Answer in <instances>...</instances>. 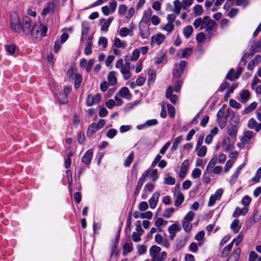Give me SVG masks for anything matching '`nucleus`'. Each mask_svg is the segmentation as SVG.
I'll list each match as a JSON object with an SVG mask.
<instances>
[{
    "mask_svg": "<svg viewBox=\"0 0 261 261\" xmlns=\"http://www.w3.org/2000/svg\"><path fill=\"white\" fill-rule=\"evenodd\" d=\"M140 101L139 100L134 101L133 102L128 103L125 106L124 110L126 112H128L134 109L136 106L139 104Z\"/></svg>",
    "mask_w": 261,
    "mask_h": 261,
    "instance_id": "obj_40",
    "label": "nucleus"
},
{
    "mask_svg": "<svg viewBox=\"0 0 261 261\" xmlns=\"http://www.w3.org/2000/svg\"><path fill=\"white\" fill-rule=\"evenodd\" d=\"M32 20L28 16H24L23 19L22 30L25 34H29L31 32Z\"/></svg>",
    "mask_w": 261,
    "mask_h": 261,
    "instance_id": "obj_7",
    "label": "nucleus"
},
{
    "mask_svg": "<svg viewBox=\"0 0 261 261\" xmlns=\"http://www.w3.org/2000/svg\"><path fill=\"white\" fill-rule=\"evenodd\" d=\"M195 151H197V155L199 157H204L207 152V148L205 146L196 147Z\"/></svg>",
    "mask_w": 261,
    "mask_h": 261,
    "instance_id": "obj_28",
    "label": "nucleus"
},
{
    "mask_svg": "<svg viewBox=\"0 0 261 261\" xmlns=\"http://www.w3.org/2000/svg\"><path fill=\"white\" fill-rule=\"evenodd\" d=\"M47 31V27L38 22L34 23L30 34L34 38L40 39L43 36L46 35Z\"/></svg>",
    "mask_w": 261,
    "mask_h": 261,
    "instance_id": "obj_1",
    "label": "nucleus"
},
{
    "mask_svg": "<svg viewBox=\"0 0 261 261\" xmlns=\"http://www.w3.org/2000/svg\"><path fill=\"white\" fill-rule=\"evenodd\" d=\"M174 8L172 9V12L176 15H178L180 14L181 5L179 0H175L173 2Z\"/></svg>",
    "mask_w": 261,
    "mask_h": 261,
    "instance_id": "obj_30",
    "label": "nucleus"
},
{
    "mask_svg": "<svg viewBox=\"0 0 261 261\" xmlns=\"http://www.w3.org/2000/svg\"><path fill=\"white\" fill-rule=\"evenodd\" d=\"M182 73V70H180L178 66H176L173 70V76L178 79L181 76Z\"/></svg>",
    "mask_w": 261,
    "mask_h": 261,
    "instance_id": "obj_48",
    "label": "nucleus"
},
{
    "mask_svg": "<svg viewBox=\"0 0 261 261\" xmlns=\"http://www.w3.org/2000/svg\"><path fill=\"white\" fill-rule=\"evenodd\" d=\"M175 183V179L171 176H168L165 178L164 184L168 185H173Z\"/></svg>",
    "mask_w": 261,
    "mask_h": 261,
    "instance_id": "obj_64",
    "label": "nucleus"
},
{
    "mask_svg": "<svg viewBox=\"0 0 261 261\" xmlns=\"http://www.w3.org/2000/svg\"><path fill=\"white\" fill-rule=\"evenodd\" d=\"M239 220L238 219H235L233 220V221L231 223L230 227L231 229L235 232L237 233L239 231V229H240V226H239Z\"/></svg>",
    "mask_w": 261,
    "mask_h": 261,
    "instance_id": "obj_42",
    "label": "nucleus"
},
{
    "mask_svg": "<svg viewBox=\"0 0 261 261\" xmlns=\"http://www.w3.org/2000/svg\"><path fill=\"white\" fill-rule=\"evenodd\" d=\"M251 52L250 54L252 56L254 53L260 52L261 51V39H259L257 42H255L251 47Z\"/></svg>",
    "mask_w": 261,
    "mask_h": 261,
    "instance_id": "obj_25",
    "label": "nucleus"
},
{
    "mask_svg": "<svg viewBox=\"0 0 261 261\" xmlns=\"http://www.w3.org/2000/svg\"><path fill=\"white\" fill-rule=\"evenodd\" d=\"M11 27L16 32H20L22 30L21 21L15 13L11 15Z\"/></svg>",
    "mask_w": 261,
    "mask_h": 261,
    "instance_id": "obj_3",
    "label": "nucleus"
},
{
    "mask_svg": "<svg viewBox=\"0 0 261 261\" xmlns=\"http://www.w3.org/2000/svg\"><path fill=\"white\" fill-rule=\"evenodd\" d=\"M145 173H147L146 177L149 175L151 180L153 181H155L159 178L158 170L156 169H148V170H146L143 174H145Z\"/></svg>",
    "mask_w": 261,
    "mask_h": 261,
    "instance_id": "obj_13",
    "label": "nucleus"
},
{
    "mask_svg": "<svg viewBox=\"0 0 261 261\" xmlns=\"http://www.w3.org/2000/svg\"><path fill=\"white\" fill-rule=\"evenodd\" d=\"M173 89L171 86L168 87L166 91V97L169 99L170 101L173 104H175L177 100V97L176 95L173 94Z\"/></svg>",
    "mask_w": 261,
    "mask_h": 261,
    "instance_id": "obj_12",
    "label": "nucleus"
},
{
    "mask_svg": "<svg viewBox=\"0 0 261 261\" xmlns=\"http://www.w3.org/2000/svg\"><path fill=\"white\" fill-rule=\"evenodd\" d=\"M247 126L249 128L254 129L256 132L261 129V124L257 123L254 118H251L248 121Z\"/></svg>",
    "mask_w": 261,
    "mask_h": 261,
    "instance_id": "obj_18",
    "label": "nucleus"
},
{
    "mask_svg": "<svg viewBox=\"0 0 261 261\" xmlns=\"http://www.w3.org/2000/svg\"><path fill=\"white\" fill-rule=\"evenodd\" d=\"M159 196L160 193L158 192H155L153 193L151 198L149 200V203L151 208L153 209L155 207Z\"/></svg>",
    "mask_w": 261,
    "mask_h": 261,
    "instance_id": "obj_16",
    "label": "nucleus"
},
{
    "mask_svg": "<svg viewBox=\"0 0 261 261\" xmlns=\"http://www.w3.org/2000/svg\"><path fill=\"white\" fill-rule=\"evenodd\" d=\"M134 153L132 152L129 155V156L127 158V159H126L125 163H124V166L125 167L129 166L134 160Z\"/></svg>",
    "mask_w": 261,
    "mask_h": 261,
    "instance_id": "obj_57",
    "label": "nucleus"
},
{
    "mask_svg": "<svg viewBox=\"0 0 261 261\" xmlns=\"http://www.w3.org/2000/svg\"><path fill=\"white\" fill-rule=\"evenodd\" d=\"M89 31V27L85 24L84 23H83L82 24V36L81 38V41H83L85 40L88 35V33Z\"/></svg>",
    "mask_w": 261,
    "mask_h": 261,
    "instance_id": "obj_36",
    "label": "nucleus"
},
{
    "mask_svg": "<svg viewBox=\"0 0 261 261\" xmlns=\"http://www.w3.org/2000/svg\"><path fill=\"white\" fill-rule=\"evenodd\" d=\"M225 114V110L223 108H221L218 111L217 116V121L219 123L222 121L224 115Z\"/></svg>",
    "mask_w": 261,
    "mask_h": 261,
    "instance_id": "obj_52",
    "label": "nucleus"
},
{
    "mask_svg": "<svg viewBox=\"0 0 261 261\" xmlns=\"http://www.w3.org/2000/svg\"><path fill=\"white\" fill-rule=\"evenodd\" d=\"M99 23L101 26V30L104 32H107L109 28V22H108L107 19L105 18L99 20Z\"/></svg>",
    "mask_w": 261,
    "mask_h": 261,
    "instance_id": "obj_34",
    "label": "nucleus"
},
{
    "mask_svg": "<svg viewBox=\"0 0 261 261\" xmlns=\"http://www.w3.org/2000/svg\"><path fill=\"white\" fill-rule=\"evenodd\" d=\"M235 73L233 69H231L228 72L226 75V79L230 81H234L237 79V77H235Z\"/></svg>",
    "mask_w": 261,
    "mask_h": 261,
    "instance_id": "obj_53",
    "label": "nucleus"
},
{
    "mask_svg": "<svg viewBox=\"0 0 261 261\" xmlns=\"http://www.w3.org/2000/svg\"><path fill=\"white\" fill-rule=\"evenodd\" d=\"M119 94L120 96L128 100H130L132 98V94L128 88L125 87L120 89L119 91Z\"/></svg>",
    "mask_w": 261,
    "mask_h": 261,
    "instance_id": "obj_19",
    "label": "nucleus"
},
{
    "mask_svg": "<svg viewBox=\"0 0 261 261\" xmlns=\"http://www.w3.org/2000/svg\"><path fill=\"white\" fill-rule=\"evenodd\" d=\"M123 254L126 255L128 253L130 252L133 250V245L132 244L126 243L123 245Z\"/></svg>",
    "mask_w": 261,
    "mask_h": 261,
    "instance_id": "obj_45",
    "label": "nucleus"
},
{
    "mask_svg": "<svg viewBox=\"0 0 261 261\" xmlns=\"http://www.w3.org/2000/svg\"><path fill=\"white\" fill-rule=\"evenodd\" d=\"M204 23V17L203 18H198L194 20L193 25L195 28H198L200 27V29L202 30L205 28Z\"/></svg>",
    "mask_w": 261,
    "mask_h": 261,
    "instance_id": "obj_31",
    "label": "nucleus"
},
{
    "mask_svg": "<svg viewBox=\"0 0 261 261\" xmlns=\"http://www.w3.org/2000/svg\"><path fill=\"white\" fill-rule=\"evenodd\" d=\"M113 45L117 48H125L127 43L124 41H121L119 38L115 37L114 40Z\"/></svg>",
    "mask_w": 261,
    "mask_h": 261,
    "instance_id": "obj_26",
    "label": "nucleus"
},
{
    "mask_svg": "<svg viewBox=\"0 0 261 261\" xmlns=\"http://www.w3.org/2000/svg\"><path fill=\"white\" fill-rule=\"evenodd\" d=\"M140 34L142 38H147L150 35V31L148 25L147 23L140 22L139 24Z\"/></svg>",
    "mask_w": 261,
    "mask_h": 261,
    "instance_id": "obj_6",
    "label": "nucleus"
},
{
    "mask_svg": "<svg viewBox=\"0 0 261 261\" xmlns=\"http://www.w3.org/2000/svg\"><path fill=\"white\" fill-rule=\"evenodd\" d=\"M116 73L115 71H112L108 75V81L110 86H114L116 84L117 79L116 78Z\"/></svg>",
    "mask_w": 261,
    "mask_h": 261,
    "instance_id": "obj_21",
    "label": "nucleus"
},
{
    "mask_svg": "<svg viewBox=\"0 0 261 261\" xmlns=\"http://www.w3.org/2000/svg\"><path fill=\"white\" fill-rule=\"evenodd\" d=\"M168 223V222L166 220H164L162 218H158L155 221V225L157 227H160L161 226H166Z\"/></svg>",
    "mask_w": 261,
    "mask_h": 261,
    "instance_id": "obj_50",
    "label": "nucleus"
},
{
    "mask_svg": "<svg viewBox=\"0 0 261 261\" xmlns=\"http://www.w3.org/2000/svg\"><path fill=\"white\" fill-rule=\"evenodd\" d=\"M261 178V167H260L256 173L255 175L252 178V180L256 182H258Z\"/></svg>",
    "mask_w": 261,
    "mask_h": 261,
    "instance_id": "obj_59",
    "label": "nucleus"
},
{
    "mask_svg": "<svg viewBox=\"0 0 261 261\" xmlns=\"http://www.w3.org/2000/svg\"><path fill=\"white\" fill-rule=\"evenodd\" d=\"M152 11L150 8L147 9L144 12L142 18V20L140 22L141 23H147L150 20Z\"/></svg>",
    "mask_w": 261,
    "mask_h": 261,
    "instance_id": "obj_23",
    "label": "nucleus"
},
{
    "mask_svg": "<svg viewBox=\"0 0 261 261\" xmlns=\"http://www.w3.org/2000/svg\"><path fill=\"white\" fill-rule=\"evenodd\" d=\"M182 226L184 230L186 232H189L192 228V224L191 222L184 219L182 222Z\"/></svg>",
    "mask_w": 261,
    "mask_h": 261,
    "instance_id": "obj_49",
    "label": "nucleus"
},
{
    "mask_svg": "<svg viewBox=\"0 0 261 261\" xmlns=\"http://www.w3.org/2000/svg\"><path fill=\"white\" fill-rule=\"evenodd\" d=\"M189 162L188 160H185L181 164L180 168L179 176L183 178L186 175L188 170Z\"/></svg>",
    "mask_w": 261,
    "mask_h": 261,
    "instance_id": "obj_11",
    "label": "nucleus"
},
{
    "mask_svg": "<svg viewBox=\"0 0 261 261\" xmlns=\"http://www.w3.org/2000/svg\"><path fill=\"white\" fill-rule=\"evenodd\" d=\"M73 79H74V88L77 89L80 87L83 80L82 75L77 73L74 76Z\"/></svg>",
    "mask_w": 261,
    "mask_h": 261,
    "instance_id": "obj_38",
    "label": "nucleus"
},
{
    "mask_svg": "<svg viewBox=\"0 0 261 261\" xmlns=\"http://www.w3.org/2000/svg\"><path fill=\"white\" fill-rule=\"evenodd\" d=\"M174 28V25L173 23L171 22H168L165 24V25L163 28V29L165 31L168 32V33H170L173 31Z\"/></svg>",
    "mask_w": 261,
    "mask_h": 261,
    "instance_id": "obj_51",
    "label": "nucleus"
},
{
    "mask_svg": "<svg viewBox=\"0 0 261 261\" xmlns=\"http://www.w3.org/2000/svg\"><path fill=\"white\" fill-rule=\"evenodd\" d=\"M204 19L205 22V30L208 32L213 30L216 25L215 21L214 20L210 19V17L207 16H204Z\"/></svg>",
    "mask_w": 261,
    "mask_h": 261,
    "instance_id": "obj_10",
    "label": "nucleus"
},
{
    "mask_svg": "<svg viewBox=\"0 0 261 261\" xmlns=\"http://www.w3.org/2000/svg\"><path fill=\"white\" fill-rule=\"evenodd\" d=\"M193 32V27L191 25H188L184 29L183 34L186 38H188L192 34Z\"/></svg>",
    "mask_w": 261,
    "mask_h": 261,
    "instance_id": "obj_41",
    "label": "nucleus"
},
{
    "mask_svg": "<svg viewBox=\"0 0 261 261\" xmlns=\"http://www.w3.org/2000/svg\"><path fill=\"white\" fill-rule=\"evenodd\" d=\"M191 52L192 49L191 48H186L183 50L180 57L182 58H188L191 55Z\"/></svg>",
    "mask_w": 261,
    "mask_h": 261,
    "instance_id": "obj_56",
    "label": "nucleus"
},
{
    "mask_svg": "<svg viewBox=\"0 0 261 261\" xmlns=\"http://www.w3.org/2000/svg\"><path fill=\"white\" fill-rule=\"evenodd\" d=\"M161 250V248L157 246H152L149 250V254L151 257H156Z\"/></svg>",
    "mask_w": 261,
    "mask_h": 261,
    "instance_id": "obj_32",
    "label": "nucleus"
},
{
    "mask_svg": "<svg viewBox=\"0 0 261 261\" xmlns=\"http://www.w3.org/2000/svg\"><path fill=\"white\" fill-rule=\"evenodd\" d=\"M219 131V129L217 127H214L211 130L210 133L207 135L205 139V143L207 144H210L212 143L213 137L216 136Z\"/></svg>",
    "mask_w": 261,
    "mask_h": 261,
    "instance_id": "obj_14",
    "label": "nucleus"
},
{
    "mask_svg": "<svg viewBox=\"0 0 261 261\" xmlns=\"http://www.w3.org/2000/svg\"><path fill=\"white\" fill-rule=\"evenodd\" d=\"M119 35L122 37H126L129 35L130 36H133V31L129 30L128 28L123 27L120 29L119 32Z\"/></svg>",
    "mask_w": 261,
    "mask_h": 261,
    "instance_id": "obj_33",
    "label": "nucleus"
},
{
    "mask_svg": "<svg viewBox=\"0 0 261 261\" xmlns=\"http://www.w3.org/2000/svg\"><path fill=\"white\" fill-rule=\"evenodd\" d=\"M77 74L76 68L74 66L70 67L67 71V76L70 79H73L74 76Z\"/></svg>",
    "mask_w": 261,
    "mask_h": 261,
    "instance_id": "obj_44",
    "label": "nucleus"
},
{
    "mask_svg": "<svg viewBox=\"0 0 261 261\" xmlns=\"http://www.w3.org/2000/svg\"><path fill=\"white\" fill-rule=\"evenodd\" d=\"M58 98L59 100L62 103H66L68 101V97L62 92L59 94Z\"/></svg>",
    "mask_w": 261,
    "mask_h": 261,
    "instance_id": "obj_55",
    "label": "nucleus"
},
{
    "mask_svg": "<svg viewBox=\"0 0 261 261\" xmlns=\"http://www.w3.org/2000/svg\"><path fill=\"white\" fill-rule=\"evenodd\" d=\"M165 36L164 34L158 33L151 37V44H156L160 45L164 41Z\"/></svg>",
    "mask_w": 261,
    "mask_h": 261,
    "instance_id": "obj_9",
    "label": "nucleus"
},
{
    "mask_svg": "<svg viewBox=\"0 0 261 261\" xmlns=\"http://www.w3.org/2000/svg\"><path fill=\"white\" fill-rule=\"evenodd\" d=\"M175 211V209L173 207H171L169 208H167L165 210L164 213L163 214V217L166 218H169L172 214Z\"/></svg>",
    "mask_w": 261,
    "mask_h": 261,
    "instance_id": "obj_63",
    "label": "nucleus"
},
{
    "mask_svg": "<svg viewBox=\"0 0 261 261\" xmlns=\"http://www.w3.org/2000/svg\"><path fill=\"white\" fill-rule=\"evenodd\" d=\"M174 205L175 206H178L181 205L184 202L185 199L183 194L179 192L174 195Z\"/></svg>",
    "mask_w": 261,
    "mask_h": 261,
    "instance_id": "obj_24",
    "label": "nucleus"
},
{
    "mask_svg": "<svg viewBox=\"0 0 261 261\" xmlns=\"http://www.w3.org/2000/svg\"><path fill=\"white\" fill-rule=\"evenodd\" d=\"M201 174V170L199 169L195 168L193 170L191 176L193 178H197L200 176Z\"/></svg>",
    "mask_w": 261,
    "mask_h": 261,
    "instance_id": "obj_62",
    "label": "nucleus"
},
{
    "mask_svg": "<svg viewBox=\"0 0 261 261\" xmlns=\"http://www.w3.org/2000/svg\"><path fill=\"white\" fill-rule=\"evenodd\" d=\"M241 101L242 103L246 102L250 97V93L247 90H243L240 92Z\"/></svg>",
    "mask_w": 261,
    "mask_h": 261,
    "instance_id": "obj_29",
    "label": "nucleus"
},
{
    "mask_svg": "<svg viewBox=\"0 0 261 261\" xmlns=\"http://www.w3.org/2000/svg\"><path fill=\"white\" fill-rule=\"evenodd\" d=\"M253 134L252 131H246L242 137V142L244 144H249L250 140L253 137Z\"/></svg>",
    "mask_w": 261,
    "mask_h": 261,
    "instance_id": "obj_22",
    "label": "nucleus"
},
{
    "mask_svg": "<svg viewBox=\"0 0 261 261\" xmlns=\"http://www.w3.org/2000/svg\"><path fill=\"white\" fill-rule=\"evenodd\" d=\"M98 129H99L96 125V123H92L88 127V130L87 132V135L88 136H91Z\"/></svg>",
    "mask_w": 261,
    "mask_h": 261,
    "instance_id": "obj_35",
    "label": "nucleus"
},
{
    "mask_svg": "<svg viewBox=\"0 0 261 261\" xmlns=\"http://www.w3.org/2000/svg\"><path fill=\"white\" fill-rule=\"evenodd\" d=\"M204 234V231H200L195 236V239L199 242L198 245L199 246H201L203 243Z\"/></svg>",
    "mask_w": 261,
    "mask_h": 261,
    "instance_id": "obj_39",
    "label": "nucleus"
},
{
    "mask_svg": "<svg viewBox=\"0 0 261 261\" xmlns=\"http://www.w3.org/2000/svg\"><path fill=\"white\" fill-rule=\"evenodd\" d=\"M58 4L59 2L57 0L48 3L42 12V15H46L47 14L53 13Z\"/></svg>",
    "mask_w": 261,
    "mask_h": 261,
    "instance_id": "obj_4",
    "label": "nucleus"
},
{
    "mask_svg": "<svg viewBox=\"0 0 261 261\" xmlns=\"http://www.w3.org/2000/svg\"><path fill=\"white\" fill-rule=\"evenodd\" d=\"M115 67L119 69L123 75V77L125 80H127L132 76V73L130 71V64L129 62H126L124 63L123 60L119 59L115 63Z\"/></svg>",
    "mask_w": 261,
    "mask_h": 261,
    "instance_id": "obj_2",
    "label": "nucleus"
},
{
    "mask_svg": "<svg viewBox=\"0 0 261 261\" xmlns=\"http://www.w3.org/2000/svg\"><path fill=\"white\" fill-rule=\"evenodd\" d=\"M101 99V96L99 93L94 95L88 94L86 98V102L88 106H92L98 103L100 101Z\"/></svg>",
    "mask_w": 261,
    "mask_h": 261,
    "instance_id": "obj_5",
    "label": "nucleus"
},
{
    "mask_svg": "<svg viewBox=\"0 0 261 261\" xmlns=\"http://www.w3.org/2000/svg\"><path fill=\"white\" fill-rule=\"evenodd\" d=\"M154 240L155 242L159 245H161L166 247H168L169 246L168 240L166 239H164L160 234L155 235Z\"/></svg>",
    "mask_w": 261,
    "mask_h": 261,
    "instance_id": "obj_17",
    "label": "nucleus"
},
{
    "mask_svg": "<svg viewBox=\"0 0 261 261\" xmlns=\"http://www.w3.org/2000/svg\"><path fill=\"white\" fill-rule=\"evenodd\" d=\"M194 14L195 16H198L202 14L203 8L201 5H197L193 8Z\"/></svg>",
    "mask_w": 261,
    "mask_h": 261,
    "instance_id": "obj_43",
    "label": "nucleus"
},
{
    "mask_svg": "<svg viewBox=\"0 0 261 261\" xmlns=\"http://www.w3.org/2000/svg\"><path fill=\"white\" fill-rule=\"evenodd\" d=\"M146 174L147 173H145V174H142L141 178L139 179L137 185L136 190L135 191V195H138L139 194L141 190V189L143 185V183L146 180Z\"/></svg>",
    "mask_w": 261,
    "mask_h": 261,
    "instance_id": "obj_20",
    "label": "nucleus"
},
{
    "mask_svg": "<svg viewBox=\"0 0 261 261\" xmlns=\"http://www.w3.org/2000/svg\"><path fill=\"white\" fill-rule=\"evenodd\" d=\"M167 107L169 116L172 118L174 117L175 114L174 108L170 104H168Z\"/></svg>",
    "mask_w": 261,
    "mask_h": 261,
    "instance_id": "obj_61",
    "label": "nucleus"
},
{
    "mask_svg": "<svg viewBox=\"0 0 261 261\" xmlns=\"http://www.w3.org/2000/svg\"><path fill=\"white\" fill-rule=\"evenodd\" d=\"M217 162V159L216 158H213L210 160V161L209 162V163H208V164L206 166V171L208 172H211L210 169L213 168L214 167V166L216 164Z\"/></svg>",
    "mask_w": 261,
    "mask_h": 261,
    "instance_id": "obj_46",
    "label": "nucleus"
},
{
    "mask_svg": "<svg viewBox=\"0 0 261 261\" xmlns=\"http://www.w3.org/2000/svg\"><path fill=\"white\" fill-rule=\"evenodd\" d=\"M148 84H150L153 82L155 78V73L153 69H149L148 71Z\"/></svg>",
    "mask_w": 261,
    "mask_h": 261,
    "instance_id": "obj_47",
    "label": "nucleus"
},
{
    "mask_svg": "<svg viewBox=\"0 0 261 261\" xmlns=\"http://www.w3.org/2000/svg\"><path fill=\"white\" fill-rule=\"evenodd\" d=\"M66 173V176H67V177L68 179L69 191L71 193V191H72V183H73L72 173H71V171L69 170H67Z\"/></svg>",
    "mask_w": 261,
    "mask_h": 261,
    "instance_id": "obj_37",
    "label": "nucleus"
},
{
    "mask_svg": "<svg viewBox=\"0 0 261 261\" xmlns=\"http://www.w3.org/2000/svg\"><path fill=\"white\" fill-rule=\"evenodd\" d=\"M193 1V0H182L181 3V8L184 10H186L192 4Z\"/></svg>",
    "mask_w": 261,
    "mask_h": 261,
    "instance_id": "obj_54",
    "label": "nucleus"
},
{
    "mask_svg": "<svg viewBox=\"0 0 261 261\" xmlns=\"http://www.w3.org/2000/svg\"><path fill=\"white\" fill-rule=\"evenodd\" d=\"M93 156V151L91 150L87 151L82 159V161L84 164L88 165L90 164Z\"/></svg>",
    "mask_w": 261,
    "mask_h": 261,
    "instance_id": "obj_15",
    "label": "nucleus"
},
{
    "mask_svg": "<svg viewBox=\"0 0 261 261\" xmlns=\"http://www.w3.org/2000/svg\"><path fill=\"white\" fill-rule=\"evenodd\" d=\"M98 44L101 45L103 48H106L108 44L107 39L105 37H100L98 39Z\"/></svg>",
    "mask_w": 261,
    "mask_h": 261,
    "instance_id": "obj_60",
    "label": "nucleus"
},
{
    "mask_svg": "<svg viewBox=\"0 0 261 261\" xmlns=\"http://www.w3.org/2000/svg\"><path fill=\"white\" fill-rule=\"evenodd\" d=\"M180 229L181 227L179 224L176 223H174L169 227L168 232L169 233V238L171 241L174 240L176 232L180 231Z\"/></svg>",
    "mask_w": 261,
    "mask_h": 261,
    "instance_id": "obj_8",
    "label": "nucleus"
},
{
    "mask_svg": "<svg viewBox=\"0 0 261 261\" xmlns=\"http://www.w3.org/2000/svg\"><path fill=\"white\" fill-rule=\"evenodd\" d=\"M233 245V243L231 242L229 244L226 246L223 250L222 254L223 255H225V256H226L229 253V252L231 251V250L232 248Z\"/></svg>",
    "mask_w": 261,
    "mask_h": 261,
    "instance_id": "obj_58",
    "label": "nucleus"
},
{
    "mask_svg": "<svg viewBox=\"0 0 261 261\" xmlns=\"http://www.w3.org/2000/svg\"><path fill=\"white\" fill-rule=\"evenodd\" d=\"M248 211V208H247L246 207H243L242 208L237 207V208H236V211L233 213L232 216L233 217H237L240 215L244 216L247 213Z\"/></svg>",
    "mask_w": 261,
    "mask_h": 261,
    "instance_id": "obj_27",
    "label": "nucleus"
}]
</instances>
